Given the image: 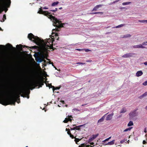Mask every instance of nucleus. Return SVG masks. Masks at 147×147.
<instances>
[{"label": "nucleus", "instance_id": "16", "mask_svg": "<svg viewBox=\"0 0 147 147\" xmlns=\"http://www.w3.org/2000/svg\"><path fill=\"white\" fill-rule=\"evenodd\" d=\"M102 5H96V6H95L94 8L92 10V11H96L97 10V9L100 7H101L102 6Z\"/></svg>", "mask_w": 147, "mask_h": 147}, {"label": "nucleus", "instance_id": "44", "mask_svg": "<svg viewBox=\"0 0 147 147\" xmlns=\"http://www.w3.org/2000/svg\"><path fill=\"white\" fill-rule=\"evenodd\" d=\"M70 129V130H75V129H74V127H73V128H71V127H70V129Z\"/></svg>", "mask_w": 147, "mask_h": 147}, {"label": "nucleus", "instance_id": "27", "mask_svg": "<svg viewBox=\"0 0 147 147\" xmlns=\"http://www.w3.org/2000/svg\"><path fill=\"white\" fill-rule=\"evenodd\" d=\"M131 3V2H128L123 3L122 4L123 5H128L130 4Z\"/></svg>", "mask_w": 147, "mask_h": 147}, {"label": "nucleus", "instance_id": "22", "mask_svg": "<svg viewBox=\"0 0 147 147\" xmlns=\"http://www.w3.org/2000/svg\"><path fill=\"white\" fill-rule=\"evenodd\" d=\"M115 140H113L110 142H109L107 143V144H106V145H112L114 144V143Z\"/></svg>", "mask_w": 147, "mask_h": 147}, {"label": "nucleus", "instance_id": "3", "mask_svg": "<svg viewBox=\"0 0 147 147\" xmlns=\"http://www.w3.org/2000/svg\"><path fill=\"white\" fill-rule=\"evenodd\" d=\"M11 0H0V13L4 10L5 12L7 10L6 7H9L11 3Z\"/></svg>", "mask_w": 147, "mask_h": 147}, {"label": "nucleus", "instance_id": "57", "mask_svg": "<svg viewBox=\"0 0 147 147\" xmlns=\"http://www.w3.org/2000/svg\"><path fill=\"white\" fill-rule=\"evenodd\" d=\"M90 146H91L90 145H86V147H90Z\"/></svg>", "mask_w": 147, "mask_h": 147}, {"label": "nucleus", "instance_id": "49", "mask_svg": "<svg viewBox=\"0 0 147 147\" xmlns=\"http://www.w3.org/2000/svg\"><path fill=\"white\" fill-rule=\"evenodd\" d=\"M39 62H42V59H39Z\"/></svg>", "mask_w": 147, "mask_h": 147}, {"label": "nucleus", "instance_id": "20", "mask_svg": "<svg viewBox=\"0 0 147 147\" xmlns=\"http://www.w3.org/2000/svg\"><path fill=\"white\" fill-rule=\"evenodd\" d=\"M72 120L70 118H66L63 122L65 123H67L68 121H71Z\"/></svg>", "mask_w": 147, "mask_h": 147}, {"label": "nucleus", "instance_id": "6", "mask_svg": "<svg viewBox=\"0 0 147 147\" xmlns=\"http://www.w3.org/2000/svg\"><path fill=\"white\" fill-rule=\"evenodd\" d=\"M0 56H1V58H0V65L5 64L7 61V57L4 55H2Z\"/></svg>", "mask_w": 147, "mask_h": 147}, {"label": "nucleus", "instance_id": "45", "mask_svg": "<svg viewBox=\"0 0 147 147\" xmlns=\"http://www.w3.org/2000/svg\"><path fill=\"white\" fill-rule=\"evenodd\" d=\"M109 140V138H107L106 139H105V140H104V141H103V142H105L106 141H108V140Z\"/></svg>", "mask_w": 147, "mask_h": 147}, {"label": "nucleus", "instance_id": "56", "mask_svg": "<svg viewBox=\"0 0 147 147\" xmlns=\"http://www.w3.org/2000/svg\"><path fill=\"white\" fill-rule=\"evenodd\" d=\"M70 129H67L66 128V131H69Z\"/></svg>", "mask_w": 147, "mask_h": 147}, {"label": "nucleus", "instance_id": "52", "mask_svg": "<svg viewBox=\"0 0 147 147\" xmlns=\"http://www.w3.org/2000/svg\"><path fill=\"white\" fill-rule=\"evenodd\" d=\"M144 64L145 65H147V61H146L144 63Z\"/></svg>", "mask_w": 147, "mask_h": 147}, {"label": "nucleus", "instance_id": "46", "mask_svg": "<svg viewBox=\"0 0 147 147\" xmlns=\"http://www.w3.org/2000/svg\"><path fill=\"white\" fill-rule=\"evenodd\" d=\"M146 143V142L145 140H144L143 142V144H145Z\"/></svg>", "mask_w": 147, "mask_h": 147}, {"label": "nucleus", "instance_id": "43", "mask_svg": "<svg viewBox=\"0 0 147 147\" xmlns=\"http://www.w3.org/2000/svg\"><path fill=\"white\" fill-rule=\"evenodd\" d=\"M92 60L90 59H88L86 60V62H92Z\"/></svg>", "mask_w": 147, "mask_h": 147}, {"label": "nucleus", "instance_id": "23", "mask_svg": "<svg viewBox=\"0 0 147 147\" xmlns=\"http://www.w3.org/2000/svg\"><path fill=\"white\" fill-rule=\"evenodd\" d=\"M104 119L105 117L104 116L98 121V123H100L102 122L104 120Z\"/></svg>", "mask_w": 147, "mask_h": 147}, {"label": "nucleus", "instance_id": "55", "mask_svg": "<svg viewBox=\"0 0 147 147\" xmlns=\"http://www.w3.org/2000/svg\"><path fill=\"white\" fill-rule=\"evenodd\" d=\"M61 102L63 103V104H64L65 103V102L64 100H62Z\"/></svg>", "mask_w": 147, "mask_h": 147}, {"label": "nucleus", "instance_id": "14", "mask_svg": "<svg viewBox=\"0 0 147 147\" xmlns=\"http://www.w3.org/2000/svg\"><path fill=\"white\" fill-rule=\"evenodd\" d=\"M6 46L7 49L9 50H11V49H15V48L13 47L9 43L7 44L6 45Z\"/></svg>", "mask_w": 147, "mask_h": 147}, {"label": "nucleus", "instance_id": "54", "mask_svg": "<svg viewBox=\"0 0 147 147\" xmlns=\"http://www.w3.org/2000/svg\"><path fill=\"white\" fill-rule=\"evenodd\" d=\"M126 9L125 7H120V9H121V10H122V9Z\"/></svg>", "mask_w": 147, "mask_h": 147}, {"label": "nucleus", "instance_id": "34", "mask_svg": "<svg viewBox=\"0 0 147 147\" xmlns=\"http://www.w3.org/2000/svg\"><path fill=\"white\" fill-rule=\"evenodd\" d=\"M103 13L102 12H93L92 13H90L91 14H96L97 13Z\"/></svg>", "mask_w": 147, "mask_h": 147}, {"label": "nucleus", "instance_id": "36", "mask_svg": "<svg viewBox=\"0 0 147 147\" xmlns=\"http://www.w3.org/2000/svg\"><path fill=\"white\" fill-rule=\"evenodd\" d=\"M145 20H139L138 22L142 23H145Z\"/></svg>", "mask_w": 147, "mask_h": 147}, {"label": "nucleus", "instance_id": "53", "mask_svg": "<svg viewBox=\"0 0 147 147\" xmlns=\"http://www.w3.org/2000/svg\"><path fill=\"white\" fill-rule=\"evenodd\" d=\"M144 131L145 133H146L147 132V131H146V128H145L144 129Z\"/></svg>", "mask_w": 147, "mask_h": 147}, {"label": "nucleus", "instance_id": "28", "mask_svg": "<svg viewBox=\"0 0 147 147\" xmlns=\"http://www.w3.org/2000/svg\"><path fill=\"white\" fill-rule=\"evenodd\" d=\"M59 3V2L58 1H57L56 2H53L52 3L51 5L52 6H54L56 5H57Z\"/></svg>", "mask_w": 147, "mask_h": 147}, {"label": "nucleus", "instance_id": "18", "mask_svg": "<svg viewBox=\"0 0 147 147\" xmlns=\"http://www.w3.org/2000/svg\"><path fill=\"white\" fill-rule=\"evenodd\" d=\"M131 36V35L129 34H127L125 35L121 36V38H129Z\"/></svg>", "mask_w": 147, "mask_h": 147}, {"label": "nucleus", "instance_id": "21", "mask_svg": "<svg viewBox=\"0 0 147 147\" xmlns=\"http://www.w3.org/2000/svg\"><path fill=\"white\" fill-rule=\"evenodd\" d=\"M83 125H81L78 126H76L74 127V129H75L79 130L80 129V127L82 126Z\"/></svg>", "mask_w": 147, "mask_h": 147}, {"label": "nucleus", "instance_id": "48", "mask_svg": "<svg viewBox=\"0 0 147 147\" xmlns=\"http://www.w3.org/2000/svg\"><path fill=\"white\" fill-rule=\"evenodd\" d=\"M77 63L78 64H85V63H80V62Z\"/></svg>", "mask_w": 147, "mask_h": 147}, {"label": "nucleus", "instance_id": "35", "mask_svg": "<svg viewBox=\"0 0 147 147\" xmlns=\"http://www.w3.org/2000/svg\"><path fill=\"white\" fill-rule=\"evenodd\" d=\"M142 45H147V42H144L142 43Z\"/></svg>", "mask_w": 147, "mask_h": 147}, {"label": "nucleus", "instance_id": "19", "mask_svg": "<svg viewBox=\"0 0 147 147\" xmlns=\"http://www.w3.org/2000/svg\"><path fill=\"white\" fill-rule=\"evenodd\" d=\"M147 96V92H146L144 93L142 95L140 96L139 97V98L142 99V98L146 97Z\"/></svg>", "mask_w": 147, "mask_h": 147}, {"label": "nucleus", "instance_id": "5", "mask_svg": "<svg viewBox=\"0 0 147 147\" xmlns=\"http://www.w3.org/2000/svg\"><path fill=\"white\" fill-rule=\"evenodd\" d=\"M49 14L48 15L49 16V18L51 20H53L54 22V23L55 24H57V25H59V27H63V26L65 25V24L61 23V21L59 20L57 18L55 17L52 15H49Z\"/></svg>", "mask_w": 147, "mask_h": 147}, {"label": "nucleus", "instance_id": "62", "mask_svg": "<svg viewBox=\"0 0 147 147\" xmlns=\"http://www.w3.org/2000/svg\"><path fill=\"white\" fill-rule=\"evenodd\" d=\"M145 109L146 110H147V106H146V107H145Z\"/></svg>", "mask_w": 147, "mask_h": 147}, {"label": "nucleus", "instance_id": "26", "mask_svg": "<svg viewBox=\"0 0 147 147\" xmlns=\"http://www.w3.org/2000/svg\"><path fill=\"white\" fill-rule=\"evenodd\" d=\"M133 125V122L131 121H130L129 123H128L127 125L128 126H130L131 125Z\"/></svg>", "mask_w": 147, "mask_h": 147}, {"label": "nucleus", "instance_id": "30", "mask_svg": "<svg viewBox=\"0 0 147 147\" xmlns=\"http://www.w3.org/2000/svg\"><path fill=\"white\" fill-rule=\"evenodd\" d=\"M94 140L93 138L91 136L88 140V142L89 143L90 142H91L92 141Z\"/></svg>", "mask_w": 147, "mask_h": 147}, {"label": "nucleus", "instance_id": "25", "mask_svg": "<svg viewBox=\"0 0 147 147\" xmlns=\"http://www.w3.org/2000/svg\"><path fill=\"white\" fill-rule=\"evenodd\" d=\"M6 16L5 14H4L3 15V18L2 20L1 21L2 22H4L5 21V20L6 19Z\"/></svg>", "mask_w": 147, "mask_h": 147}, {"label": "nucleus", "instance_id": "64", "mask_svg": "<svg viewBox=\"0 0 147 147\" xmlns=\"http://www.w3.org/2000/svg\"><path fill=\"white\" fill-rule=\"evenodd\" d=\"M145 23H147V20H145Z\"/></svg>", "mask_w": 147, "mask_h": 147}, {"label": "nucleus", "instance_id": "4", "mask_svg": "<svg viewBox=\"0 0 147 147\" xmlns=\"http://www.w3.org/2000/svg\"><path fill=\"white\" fill-rule=\"evenodd\" d=\"M45 83L44 78H40L37 80H34L32 82H30L29 84V85L31 86L35 87L37 86H38L39 87H42V86L44 85Z\"/></svg>", "mask_w": 147, "mask_h": 147}, {"label": "nucleus", "instance_id": "32", "mask_svg": "<svg viewBox=\"0 0 147 147\" xmlns=\"http://www.w3.org/2000/svg\"><path fill=\"white\" fill-rule=\"evenodd\" d=\"M86 145L84 144H82L79 146V147H86Z\"/></svg>", "mask_w": 147, "mask_h": 147}, {"label": "nucleus", "instance_id": "7", "mask_svg": "<svg viewBox=\"0 0 147 147\" xmlns=\"http://www.w3.org/2000/svg\"><path fill=\"white\" fill-rule=\"evenodd\" d=\"M38 13L40 14H43L46 16H47V15H48L49 14L51 13L50 12L49 13L48 11H43L41 7L40 8L38 12Z\"/></svg>", "mask_w": 147, "mask_h": 147}, {"label": "nucleus", "instance_id": "50", "mask_svg": "<svg viewBox=\"0 0 147 147\" xmlns=\"http://www.w3.org/2000/svg\"><path fill=\"white\" fill-rule=\"evenodd\" d=\"M43 9H48V7H45L43 8Z\"/></svg>", "mask_w": 147, "mask_h": 147}, {"label": "nucleus", "instance_id": "39", "mask_svg": "<svg viewBox=\"0 0 147 147\" xmlns=\"http://www.w3.org/2000/svg\"><path fill=\"white\" fill-rule=\"evenodd\" d=\"M70 136V137L72 139L73 138H75V137H74V136L71 134H70V135H69Z\"/></svg>", "mask_w": 147, "mask_h": 147}, {"label": "nucleus", "instance_id": "58", "mask_svg": "<svg viewBox=\"0 0 147 147\" xmlns=\"http://www.w3.org/2000/svg\"><path fill=\"white\" fill-rule=\"evenodd\" d=\"M90 144L91 145H93L94 144V143L93 142H91Z\"/></svg>", "mask_w": 147, "mask_h": 147}, {"label": "nucleus", "instance_id": "63", "mask_svg": "<svg viewBox=\"0 0 147 147\" xmlns=\"http://www.w3.org/2000/svg\"><path fill=\"white\" fill-rule=\"evenodd\" d=\"M62 9V7H59V9Z\"/></svg>", "mask_w": 147, "mask_h": 147}, {"label": "nucleus", "instance_id": "17", "mask_svg": "<svg viewBox=\"0 0 147 147\" xmlns=\"http://www.w3.org/2000/svg\"><path fill=\"white\" fill-rule=\"evenodd\" d=\"M143 72L141 70L138 71L136 74V75L137 77H139L142 76L143 74Z\"/></svg>", "mask_w": 147, "mask_h": 147}, {"label": "nucleus", "instance_id": "9", "mask_svg": "<svg viewBox=\"0 0 147 147\" xmlns=\"http://www.w3.org/2000/svg\"><path fill=\"white\" fill-rule=\"evenodd\" d=\"M16 47L18 48L21 51H23L22 50V47L25 48V47H26L28 48V47L26 46V45H16Z\"/></svg>", "mask_w": 147, "mask_h": 147}, {"label": "nucleus", "instance_id": "60", "mask_svg": "<svg viewBox=\"0 0 147 147\" xmlns=\"http://www.w3.org/2000/svg\"><path fill=\"white\" fill-rule=\"evenodd\" d=\"M69 117H70V118H73V117H72V116L71 115H70V116H69Z\"/></svg>", "mask_w": 147, "mask_h": 147}, {"label": "nucleus", "instance_id": "59", "mask_svg": "<svg viewBox=\"0 0 147 147\" xmlns=\"http://www.w3.org/2000/svg\"><path fill=\"white\" fill-rule=\"evenodd\" d=\"M119 25L116 26L115 28H119Z\"/></svg>", "mask_w": 147, "mask_h": 147}, {"label": "nucleus", "instance_id": "10", "mask_svg": "<svg viewBox=\"0 0 147 147\" xmlns=\"http://www.w3.org/2000/svg\"><path fill=\"white\" fill-rule=\"evenodd\" d=\"M127 111V109L125 107H122L120 110V113H124Z\"/></svg>", "mask_w": 147, "mask_h": 147}, {"label": "nucleus", "instance_id": "37", "mask_svg": "<svg viewBox=\"0 0 147 147\" xmlns=\"http://www.w3.org/2000/svg\"><path fill=\"white\" fill-rule=\"evenodd\" d=\"M57 8H56L55 9V10H50V11H53V12H55V11H57Z\"/></svg>", "mask_w": 147, "mask_h": 147}, {"label": "nucleus", "instance_id": "8", "mask_svg": "<svg viewBox=\"0 0 147 147\" xmlns=\"http://www.w3.org/2000/svg\"><path fill=\"white\" fill-rule=\"evenodd\" d=\"M135 54L134 53H129L125 54L122 56V57L124 58H129L134 57Z\"/></svg>", "mask_w": 147, "mask_h": 147}, {"label": "nucleus", "instance_id": "11", "mask_svg": "<svg viewBox=\"0 0 147 147\" xmlns=\"http://www.w3.org/2000/svg\"><path fill=\"white\" fill-rule=\"evenodd\" d=\"M133 47L135 48H145L146 47L142 46V44H140L138 45H134Z\"/></svg>", "mask_w": 147, "mask_h": 147}, {"label": "nucleus", "instance_id": "38", "mask_svg": "<svg viewBox=\"0 0 147 147\" xmlns=\"http://www.w3.org/2000/svg\"><path fill=\"white\" fill-rule=\"evenodd\" d=\"M72 110L74 111H80V110H79L78 109L76 108L73 109Z\"/></svg>", "mask_w": 147, "mask_h": 147}, {"label": "nucleus", "instance_id": "61", "mask_svg": "<svg viewBox=\"0 0 147 147\" xmlns=\"http://www.w3.org/2000/svg\"><path fill=\"white\" fill-rule=\"evenodd\" d=\"M43 61H44V63H46L47 62L45 60H43Z\"/></svg>", "mask_w": 147, "mask_h": 147}, {"label": "nucleus", "instance_id": "12", "mask_svg": "<svg viewBox=\"0 0 147 147\" xmlns=\"http://www.w3.org/2000/svg\"><path fill=\"white\" fill-rule=\"evenodd\" d=\"M129 115L131 117H133L137 116V114L135 111H133L129 113Z\"/></svg>", "mask_w": 147, "mask_h": 147}, {"label": "nucleus", "instance_id": "42", "mask_svg": "<svg viewBox=\"0 0 147 147\" xmlns=\"http://www.w3.org/2000/svg\"><path fill=\"white\" fill-rule=\"evenodd\" d=\"M67 134L70 135V134H71V132L70 131V130L69 131H68L67 132Z\"/></svg>", "mask_w": 147, "mask_h": 147}, {"label": "nucleus", "instance_id": "31", "mask_svg": "<svg viewBox=\"0 0 147 147\" xmlns=\"http://www.w3.org/2000/svg\"><path fill=\"white\" fill-rule=\"evenodd\" d=\"M80 140V139H78V138H76V137H75V142H76V144H77V143L78 142H79V141Z\"/></svg>", "mask_w": 147, "mask_h": 147}, {"label": "nucleus", "instance_id": "40", "mask_svg": "<svg viewBox=\"0 0 147 147\" xmlns=\"http://www.w3.org/2000/svg\"><path fill=\"white\" fill-rule=\"evenodd\" d=\"M125 141H126V140H121L120 142V143H123V142H125Z\"/></svg>", "mask_w": 147, "mask_h": 147}, {"label": "nucleus", "instance_id": "2", "mask_svg": "<svg viewBox=\"0 0 147 147\" xmlns=\"http://www.w3.org/2000/svg\"><path fill=\"white\" fill-rule=\"evenodd\" d=\"M28 38L29 39L35 43L36 45H39L41 42L42 43V45L39 48V47L36 46L32 47L31 48L33 49H37L39 48V51L42 54V57L44 58L49 61L48 63L49 64H51L52 65L54 66L53 62H51L50 60L47 58L48 57V50L49 49H53L54 50V49L53 47V41L50 38L47 39L46 40H42L37 36H34L32 34L30 33L28 34Z\"/></svg>", "mask_w": 147, "mask_h": 147}, {"label": "nucleus", "instance_id": "1", "mask_svg": "<svg viewBox=\"0 0 147 147\" xmlns=\"http://www.w3.org/2000/svg\"><path fill=\"white\" fill-rule=\"evenodd\" d=\"M18 84L16 82H14L8 88H6L5 90H2L1 94L3 96L0 97V103L2 105L6 106L8 105H15V103L19 102L17 100H20V96L24 97H29L28 90L25 88H23L20 90L19 92H17V90L18 88Z\"/></svg>", "mask_w": 147, "mask_h": 147}, {"label": "nucleus", "instance_id": "51", "mask_svg": "<svg viewBox=\"0 0 147 147\" xmlns=\"http://www.w3.org/2000/svg\"><path fill=\"white\" fill-rule=\"evenodd\" d=\"M2 90H2L1 89V91H0V97H3V96H2V95H1V91Z\"/></svg>", "mask_w": 147, "mask_h": 147}, {"label": "nucleus", "instance_id": "47", "mask_svg": "<svg viewBox=\"0 0 147 147\" xmlns=\"http://www.w3.org/2000/svg\"><path fill=\"white\" fill-rule=\"evenodd\" d=\"M124 25H125L124 24H120V28L124 26Z\"/></svg>", "mask_w": 147, "mask_h": 147}, {"label": "nucleus", "instance_id": "29", "mask_svg": "<svg viewBox=\"0 0 147 147\" xmlns=\"http://www.w3.org/2000/svg\"><path fill=\"white\" fill-rule=\"evenodd\" d=\"M132 127H129L128 128H127L126 129H125V130H124L123 131H130L131 130V129H132Z\"/></svg>", "mask_w": 147, "mask_h": 147}, {"label": "nucleus", "instance_id": "41", "mask_svg": "<svg viewBox=\"0 0 147 147\" xmlns=\"http://www.w3.org/2000/svg\"><path fill=\"white\" fill-rule=\"evenodd\" d=\"M91 50H90L89 49H85V51L86 52H88V51H90Z\"/></svg>", "mask_w": 147, "mask_h": 147}, {"label": "nucleus", "instance_id": "33", "mask_svg": "<svg viewBox=\"0 0 147 147\" xmlns=\"http://www.w3.org/2000/svg\"><path fill=\"white\" fill-rule=\"evenodd\" d=\"M143 85L146 86L147 85V80L143 82L142 84Z\"/></svg>", "mask_w": 147, "mask_h": 147}, {"label": "nucleus", "instance_id": "13", "mask_svg": "<svg viewBox=\"0 0 147 147\" xmlns=\"http://www.w3.org/2000/svg\"><path fill=\"white\" fill-rule=\"evenodd\" d=\"M50 88H53V90L54 91L56 90H59L60 89V87H55L54 86H52L51 84H49L48 86Z\"/></svg>", "mask_w": 147, "mask_h": 147}, {"label": "nucleus", "instance_id": "15", "mask_svg": "<svg viewBox=\"0 0 147 147\" xmlns=\"http://www.w3.org/2000/svg\"><path fill=\"white\" fill-rule=\"evenodd\" d=\"M113 113H112L111 114L109 115H107V117H106V119L107 120H111L112 117V116L113 115Z\"/></svg>", "mask_w": 147, "mask_h": 147}, {"label": "nucleus", "instance_id": "24", "mask_svg": "<svg viewBox=\"0 0 147 147\" xmlns=\"http://www.w3.org/2000/svg\"><path fill=\"white\" fill-rule=\"evenodd\" d=\"M98 135V134H97L95 135H92L91 137L93 138V139H95L96 137H97Z\"/></svg>", "mask_w": 147, "mask_h": 147}]
</instances>
